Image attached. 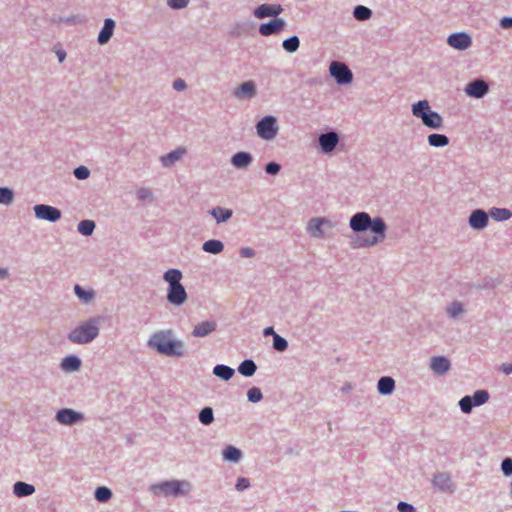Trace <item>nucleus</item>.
<instances>
[{
    "mask_svg": "<svg viewBox=\"0 0 512 512\" xmlns=\"http://www.w3.org/2000/svg\"><path fill=\"white\" fill-rule=\"evenodd\" d=\"M350 227L356 232H361L367 228H371L374 235L370 238L357 240L358 247L373 246L385 238V223L381 218L371 220L370 216L365 212L355 214L350 220Z\"/></svg>",
    "mask_w": 512,
    "mask_h": 512,
    "instance_id": "nucleus-1",
    "label": "nucleus"
},
{
    "mask_svg": "<svg viewBox=\"0 0 512 512\" xmlns=\"http://www.w3.org/2000/svg\"><path fill=\"white\" fill-rule=\"evenodd\" d=\"M151 348L166 356L180 357L184 354V343L172 338V332L159 331L154 333L148 341Z\"/></svg>",
    "mask_w": 512,
    "mask_h": 512,
    "instance_id": "nucleus-2",
    "label": "nucleus"
},
{
    "mask_svg": "<svg viewBox=\"0 0 512 512\" xmlns=\"http://www.w3.org/2000/svg\"><path fill=\"white\" fill-rule=\"evenodd\" d=\"M412 112L414 116L421 118L424 125L429 128L437 129L442 126V117L437 112L430 110L429 103L426 100L414 104Z\"/></svg>",
    "mask_w": 512,
    "mask_h": 512,
    "instance_id": "nucleus-3",
    "label": "nucleus"
},
{
    "mask_svg": "<svg viewBox=\"0 0 512 512\" xmlns=\"http://www.w3.org/2000/svg\"><path fill=\"white\" fill-rule=\"evenodd\" d=\"M99 329L92 321L87 322L75 328L70 334L69 339L78 344L88 343L97 337Z\"/></svg>",
    "mask_w": 512,
    "mask_h": 512,
    "instance_id": "nucleus-4",
    "label": "nucleus"
},
{
    "mask_svg": "<svg viewBox=\"0 0 512 512\" xmlns=\"http://www.w3.org/2000/svg\"><path fill=\"white\" fill-rule=\"evenodd\" d=\"M153 489L155 493L159 490V492L166 496H178L187 494L190 491V484L187 481L172 480L160 483L154 486Z\"/></svg>",
    "mask_w": 512,
    "mask_h": 512,
    "instance_id": "nucleus-5",
    "label": "nucleus"
},
{
    "mask_svg": "<svg viewBox=\"0 0 512 512\" xmlns=\"http://www.w3.org/2000/svg\"><path fill=\"white\" fill-rule=\"evenodd\" d=\"M257 134L265 140H272L278 132L276 119L273 116H265L256 125Z\"/></svg>",
    "mask_w": 512,
    "mask_h": 512,
    "instance_id": "nucleus-6",
    "label": "nucleus"
},
{
    "mask_svg": "<svg viewBox=\"0 0 512 512\" xmlns=\"http://www.w3.org/2000/svg\"><path fill=\"white\" fill-rule=\"evenodd\" d=\"M329 70L339 84H348L352 81V72L343 63L334 61L330 64Z\"/></svg>",
    "mask_w": 512,
    "mask_h": 512,
    "instance_id": "nucleus-7",
    "label": "nucleus"
},
{
    "mask_svg": "<svg viewBox=\"0 0 512 512\" xmlns=\"http://www.w3.org/2000/svg\"><path fill=\"white\" fill-rule=\"evenodd\" d=\"M34 212L37 218L44 219L50 222H56L61 218V211L49 205H36L34 207Z\"/></svg>",
    "mask_w": 512,
    "mask_h": 512,
    "instance_id": "nucleus-8",
    "label": "nucleus"
},
{
    "mask_svg": "<svg viewBox=\"0 0 512 512\" xmlns=\"http://www.w3.org/2000/svg\"><path fill=\"white\" fill-rule=\"evenodd\" d=\"M283 11L281 5L278 4H262L254 11L256 18L276 17Z\"/></svg>",
    "mask_w": 512,
    "mask_h": 512,
    "instance_id": "nucleus-9",
    "label": "nucleus"
},
{
    "mask_svg": "<svg viewBox=\"0 0 512 512\" xmlns=\"http://www.w3.org/2000/svg\"><path fill=\"white\" fill-rule=\"evenodd\" d=\"M167 299L171 304L181 305L187 299V294L184 287L181 284L169 286Z\"/></svg>",
    "mask_w": 512,
    "mask_h": 512,
    "instance_id": "nucleus-10",
    "label": "nucleus"
},
{
    "mask_svg": "<svg viewBox=\"0 0 512 512\" xmlns=\"http://www.w3.org/2000/svg\"><path fill=\"white\" fill-rule=\"evenodd\" d=\"M285 27V21L281 18H275L268 23H263L259 27V32L263 36H269L281 32Z\"/></svg>",
    "mask_w": 512,
    "mask_h": 512,
    "instance_id": "nucleus-11",
    "label": "nucleus"
},
{
    "mask_svg": "<svg viewBox=\"0 0 512 512\" xmlns=\"http://www.w3.org/2000/svg\"><path fill=\"white\" fill-rule=\"evenodd\" d=\"M465 92L468 96L481 98L488 92V85L483 80H475L466 86Z\"/></svg>",
    "mask_w": 512,
    "mask_h": 512,
    "instance_id": "nucleus-12",
    "label": "nucleus"
},
{
    "mask_svg": "<svg viewBox=\"0 0 512 512\" xmlns=\"http://www.w3.org/2000/svg\"><path fill=\"white\" fill-rule=\"evenodd\" d=\"M82 418L83 416L80 413L67 408L59 410L56 415L57 421L65 425H72Z\"/></svg>",
    "mask_w": 512,
    "mask_h": 512,
    "instance_id": "nucleus-13",
    "label": "nucleus"
},
{
    "mask_svg": "<svg viewBox=\"0 0 512 512\" xmlns=\"http://www.w3.org/2000/svg\"><path fill=\"white\" fill-rule=\"evenodd\" d=\"M448 44L453 48L464 50L471 45V39L465 33H456L448 37Z\"/></svg>",
    "mask_w": 512,
    "mask_h": 512,
    "instance_id": "nucleus-14",
    "label": "nucleus"
},
{
    "mask_svg": "<svg viewBox=\"0 0 512 512\" xmlns=\"http://www.w3.org/2000/svg\"><path fill=\"white\" fill-rule=\"evenodd\" d=\"M339 137L335 132H329L322 134L319 137V143L324 152L329 153L333 151L338 144Z\"/></svg>",
    "mask_w": 512,
    "mask_h": 512,
    "instance_id": "nucleus-15",
    "label": "nucleus"
},
{
    "mask_svg": "<svg viewBox=\"0 0 512 512\" xmlns=\"http://www.w3.org/2000/svg\"><path fill=\"white\" fill-rule=\"evenodd\" d=\"M488 216L483 210H475L469 217V224L474 229H483L487 226Z\"/></svg>",
    "mask_w": 512,
    "mask_h": 512,
    "instance_id": "nucleus-16",
    "label": "nucleus"
},
{
    "mask_svg": "<svg viewBox=\"0 0 512 512\" xmlns=\"http://www.w3.org/2000/svg\"><path fill=\"white\" fill-rule=\"evenodd\" d=\"M216 327L217 325L214 321H203L194 327L192 335L195 337H205L215 331Z\"/></svg>",
    "mask_w": 512,
    "mask_h": 512,
    "instance_id": "nucleus-17",
    "label": "nucleus"
},
{
    "mask_svg": "<svg viewBox=\"0 0 512 512\" xmlns=\"http://www.w3.org/2000/svg\"><path fill=\"white\" fill-rule=\"evenodd\" d=\"M433 484L441 491H452L453 482L451 477L446 473H438L434 476Z\"/></svg>",
    "mask_w": 512,
    "mask_h": 512,
    "instance_id": "nucleus-18",
    "label": "nucleus"
},
{
    "mask_svg": "<svg viewBox=\"0 0 512 512\" xmlns=\"http://www.w3.org/2000/svg\"><path fill=\"white\" fill-rule=\"evenodd\" d=\"M431 369L436 374H444L450 369V362L445 357H433L431 360Z\"/></svg>",
    "mask_w": 512,
    "mask_h": 512,
    "instance_id": "nucleus-19",
    "label": "nucleus"
},
{
    "mask_svg": "<svg viewBox=\"0 0 512 512\" xmlns=\"http://www.w3.org/2000/svg\"><path fill=\"white\" fill-rule=\"evenodd\" d=\"M114 27L115 22L112 19L105 20L104 26L98 35V42L100 44H105L110 40L113 34Z\"/></svg>",
    "mask_w": 512,
    "mask_h": 512,
    "instance_id": "nucleus-20",
    "label": "nucleus"
},
{
    "mask_svg": "<svg viewBox=\"0 0 512 512\" xmlns=\"http://www.w3.org/2000/svg\"><path fill=\"white\" fill-rule=\"evenodd\" d=\"M251 162L252 156L247 152H238L231 159V163L237 168H245Z\"/></svg>",
    "mask_w": 512,
    "mask_h": 512,
    "instance_id": "nucleus-21",
    "label": "nucleus"
},
{
    "mask_svg": "<svg viewBox=\"0 0 512 512\" xmlns=\"http://www.w3.org/2000/svg\"><path fill=\"white\" fill-rule=\"evenodd\" d=\"M255 85L252 81H247L242 83L235 91V96L238 98L242 97H252L255 95Z\"/></svg>",
    "mask_w": 512,
    "mask_h": 512,
    "instance_id": "nucleus-22",
    "label": "nucleus"
},
{
    "mask_svg": "<svg viewBox=\"0 0 512 512\" xmlns=\"http://www.w3.org/2000/svg\"><path fill=\"white\" fill-rule=\"evenodd\" d=\"M34 491H35V488L31 484L21 482V481L16 482L14 484V493L18 497L29 496V495L33 494Z\"/></svg>",
    "mask_w": 512,
    "mask_h": 512,
    "instance_id": "nucleus-23",
    "label": "nucleus"
},
{
    "mask_svg": "<svg viewBox=\"0 0 512 512\" xmlns=\"http://www.w3.org/2000/svg\"><path fill=\"white\" fill-rule=\"evenodd\" d=\"M186 150L185 148H178L165 156L161 157V162L164 166H169L179 160L184 154Z\"/></svg>",
    "mask_w": 512,
    "mask_h": 512,
    "instance_id": "nucleus-24",
    "label": "nucleus"
},
{
    "mask_svg": "<svg viewBox=\"0 0 512 512\" xmlns=\"http://www.w3.org/2000/svg\"><path fill=\"white\" fill-rule=\"evenodd\" d=\"M378 391L383 394L387 395L392 393L395 387V382L391 377H382L378 381Z\"/></svg>",
    "mask_w": 512,
    "mask_h": 512,
    "instance_id": "nucleus-25",
    "label": "nucleus"
},
{
    "mask_svg": "<svg viewBox=\"0 0 512 512\" xmlns=\"http://www.w3.org/2000/svg\"><path fill=\"white\" fill-rule=\"evenodd\" d=\"M224 245L219 240H208L203 244V250L207 253L218 254L222 252Z\"/></svg>",
    "mask_w": 512,
    "mask_h": 512,
    "instance_id": "nucleus-26",
    "label": "nucleus"
},
{
    "mask_svg": "<svg viewBox=\"0 0 512 512\" xmlns=\"http://www.w3.org/2000/svg\"><path fill=\"white\" fill-rule=\"evenodd\" d=\"M213 373L222 378L223 380H229L234 375V370L226 365H216L213 369Z\"/></svg>",
    "mask_w": 512,
    "mask_h": 512,
    "instance_id": "nucleus-27",
    "label": "nucleus"
},
{
    "mask_svg": "<svg viewBox=\"0 0 512 512\" xmlns=\"http://www.w3.org/2000/svg\"><path fill=\"white\" fill-rule=\"evenodd\" d=\"M182 278V274L177 269H170L165 272L164 280L169 283V286H174L181 284L180 280Z\"/></svg>",
    "mask_w": 512,
    "mask_h": 512,
    "instance_id": "nucleus-28",
    "label": "nucleus"
},
{
    "mask_svg": "<svg viewBox=\"0 0 512 512\" xmlns=\"http://www.w3.org/2000/svg\"><path fill=\"white\" fill-rule=\"evenodd\" d=\"M256 364L252 360H244L238 367V371L243 376H252L256 372Z\"/></svg>",
    "mask_w": 512,
    "mask_h": 512,
    "instance_id": "nucleus-29",
    "label": "nucleus"
},
{
    "mask_svg": "<svg viewBox=\"0 0 512 512\" xmlns=\"http://www.w3.org/2000/svg\"><path fill=\"white\" fill-rule=\"evenodd\" d=\"M80 365L81 362L76 356H68L62 361V368L67 371H76Z\"/></svg>",
    "mask_w": 512,
    "mask_h": 512,
    "instance_id": "nucleus-30",
    "label": "nucleus"
},
{
    "mask_svg": "<svg viewBox=\"0 0 512 512\" xmlns=\"http://www.w3.org/2000/svg\"><path fill=\"white\" fill-rule=\"evenodd\" d=\"M490 216L497 221H505L512 216V213L508 209L492 208L490 210Z\"/></svg>",
    "mask_w": 512,
    "mask_h": 512,
    "instance_id": "nucleus-31",
    "label": "nucleus"
},
{
    "mask_svg": "<svg viewBox=\"0 0 512 512\" xmlns=\"http://www.w3.org/2000/svg\"><path fill=\"white\" fill-rule=\"evenodd\" d=\"M428 143L434 147H443L449 143V140L445 135L431 134L428 136Z\"/></svg>",
    "mask_w": 512,
    "mask_h": 512,
    "instance_id": "nucleus-32",
    "label": "nucleus"
},
{
    "mask_svg": "<svg viewBox=\"0 0 512 512\" xmlns=\"http://www.w3.org/2000/svg\"><path fill=\"white\" fill-rule=\"evenodd\" d=\"M211 214L216 219V221L219 223V222L227 221L231 217L232 211L229 209H223V208L217 207L211 211Z\"/></svg>",
    "mask_w": 512,
    "mask_h": 512,
    "instance_id": "nucleus-33",
    "label": "nucleus"
},
{
    "mask_svg": "<svg viewBox=\"0 0 512 512\" xmlns=\"http://www.w3.org/2000/svg\"><path fill=\"white\" fill-rule=\"evenodd\" d=\"M322 224H323L322 219L313 218L309 221L307 229L312 235L319 237L322 235V231H321Z\"/></svg>",
    "mask_w": 512,
    "mask_h": 512,
    "instance_id": "nucleus-34",
    "label": "nucleus"
},
{
    "mask_svg": "<svg viewBox=\"0 0 512 512\" xmlns=\"http://www.w3.org/2000/svg\"><path fill=\"white\" fill-rule=\"evenodd\" d=\"M74 291L78 298L84 303L90 302L94 297V292L92 290L86 291L80 285H76Z\"/></svg>",
    "mask_w": 512,
    "mask_h": 512,
    "instance_id": "nucleus-35",
    "label": "nucleus"
},
{
    "mask_svg": "<svg viewBox=\"0 0 512 512\" xmlns=\"http://www.w3.org/2000/svg\"><path fill=\"white\" fill-rule=\"evenodd\" d=\"M282 45H283V48L287 52L293 53V52L297 51V49L299 48L300 41L297 36H292V37L284 40Z\"/></svg>",
    "mask_w": 512,
    "mask_h": 512,
    "instance_id": "nucleus-36",
    "label": "nucleus"
},
{
    "mask_svg": "<svg viewBox=\"0 0 512 512\" xmlns=\"http://www.w3.org/2000/svg\"><path fill=\"white\" fill-rule=\"evenodd\" d=\"M223 456L226 460L237 462L241 457V452L234 446H228L223 451Z\"/></svg>",
    "mask_w": 512,
    "mask_h": 512,
    "instance_id": "nucleus-37",
    "label": "nucleus"
},
{
    "mask_svg": "<svg viewBox=\"0 0 512 512\" xmlns=\"http://www.w3.org/2000/svg\"><path fill=\"white\" fill-rule=\"evenodd\" d=\"M94 228L95 223L92 220H83L78 224V231L85 236L91 235Z\"/></svg>",
    "mask_w": 512,
    "mask_h": 512,
    "instance_id": "nucleus-38",
    "label": "nucleus"
},
{
    "mask_svg": "<svg viewBox=\"0 0 512 512\" xmlns=\"http://www.w3.org/2000/svg\"><path fill=\"white\" fill-rule=\"evenodd\" d=\"M371 14H372L371 10L362 5L357 6L354 9V13H353L354 17L360 21L369 19L371 17Z\"/></svg>",
    "mask_w": 512,
    "mask_h": 512,
    "instance_id": "nucleus-39",
    "label": "nucleus"
},
{
    "mask_svg": "<svg viewBox=\"0 0 512 512\" xmlns=\"http://www.w3.org/2000/svg\"><path fill=\"white\" fill-rule=\"evenodd\" d=\"M199 420L204 425L211 424L214 420L213 410L210 407L203 408L199 414Z\"/></svg>",
    "mask_w": 512,
    "mask_h": 512,
    "instance_id": "nucleus-40",
    "label": "nucleus"
},
{
    "mask_svg": "<svg viewBox=\"0 0 512 512\" xmlns=\"http://www.w3.org/2000/svg\"><path fill=\"white\" fill-rule=\"evenodd\" d=\"M471 398L475 406H480L488 401L489 394L485 390H478L474 393L473 397Z\"/></svg>",
    "mask_w": 512,
    "mask_h": 512,
    "instance_id": "nucleus-41",
    "label": "nucleus"
},
{
    "mask_svg": "<svg viewBox=\"0 0 512 512\" xmlns=\"http://www.w3.org/2000/svg\"><path fill=\"white\" fill-rule=\"evenodd\" d=\"M111 496L112 493L107 487H98L95 491V498L99 502H106L111 498Z\"/></svg>",
    "mask_w": 512,
    "mask_h": 512,
    "instance_id": "nucleus-42",
    "label": "nucleus"
},
{
    "mask_svg": "<svg viewBox=\"0 0 512 512\" xmlns=\"http://www.w3.org/2000/svg\"><path fill=\"white\" fill-rule=\"evenodd\" d=\"M273 347L277 351H285L287 349V347H288V343H287V341L284 338H282L278 334H274V337H273Z\"/></svg>",
    "mask_w": 512,
    "mask_h": 512,
    "instance_id": "nucleus-43",
    "label": "nucleus"
},
{
    "mask_svg": "<svg viewBox=\"0 0 512 512\" xmlns=\"http://www.w3.org/2000/svg\"><path fill=\"white\" fill-rule=\"evenodd\" d=\"M460 408L464 413H470L473 406L472 398L470 396L463 397L459 402Z\"/></svg>",
    "mask_w": 512,
    "mask_h": 512,
    "instance_id": "nucleus-44",
    "label": "nucleus"
},
{
    "mask_svg": "<svg viewBox=\"0 0 512 512\" xmlns=\"http://www.w3.org/2000/svg\"><path fill=\"white\" fill-rule=\"evenodd\" d=\"M247 397L248 400L251 402H259L262 399L263 395L259 388L252 387L251 389L248 390Z\"/></svg>",
    "mask_w": 512,
    "mask_h": 512,
    "instance_id": "nucleus-45",
    "label": "nucleus"
},
{
    "mask_svg": "<svg viewBox=\"0 0 512 512\" xmlns=\"http://www.w3.org/2000/svg\"><path fill=\"white\" fill-rule=\"evenodd\" d=\"M13 200V193L8 188H0V203L9 204Z\"/></svg>",
    "mask_w": 512,
    "mask_h": 512,
    "instance_id": "nucleus-46",
    "label": "nucleus"
},
{
    "mask_svg": "<svg viewBox=\"0 0 512 512\" xmlns=\"http://www.w3.org/2000/svg\"><path fill=\"white\" fill-rule=\"evenodd\" d=\"M447 312L448 314L455 318L457 316H459L460 314H462L463 312V307H462V304L460 302H453L447 309Z\"/></svg>",
    "mask_w": 512,
    "mask_h": 512,
    "instance_id": "nucleus-47",
    "label": "nucleus"
},
{
    "mask_svg": "<svg viewBox=\"0 0 512 512\" xmlns=\"http://www.w3.org/2000/svg\"><path fill=\"white\" fill-rule=\"evenodd\" d=\"M89 169L85 166H80L74 170V175L80 180H84L89 177Z\"/></svg>",
    "mask_w": 512,
    "mask_h": 512,
    "instance_id": "nucleus-48",
    "label": "nucleus"
},
{
    "mask_svg": "<svg viewBox=\"0 0 512 512\" xmlns=\"http://www.w3.org/2000/svg\"><path fill=\"white\" fill-rule=\"evenodd\" d=\"M167 3L173 9H181L188 5L189 0H168Z\"/></svg>",
    "mask_w": 512,
    "mask_h": 512,
    "instance_id": "nucleus-49",
    "label": "nucleus"
},
{
    "mask_svg": "<svg viewBox=\"0 0 512 512\" xmlns=\"http://www.w3.org/2000/svg\"><path fill=\"white\" fill-rule=\"evenodd\" d=\"M502 471L504 475L509 476L512 474V459L506 458L502 462Z\"/></svg>",
    "mask_w": 512,
    "mask_h": 512,
    "instance_id": "nucleus-50",
    "label": "nucleus"
},
{
    "mask_svg": "<svg viewBox=\"0 0 512 512\" xmlns=\"http://www.w3.org/2000/svg\"><path fill=\"white\" fill-rule=\"evenodd\" d=\"M265 170L268 174L276 175L280 171V165L275 162H271L266 165Z\"/></svg>",
    "mask_w": 512,
    "mask_h": 512,
    "instance_id": "nucleus-51",
    "label": "nucleus"
},
{
    "mask_svg": "<svg viewBox=\"0 0 512 512\" xmlns=\"http://www.w3.org/2000/svg\"><path fill=\"white\" fill-rule=\"evenodd\" d=\"M397 508L400 512H415L414 507L406 502H399Z\"/></svg>",
    "mask_w": 512,
    "mask_h": 512,
    "instance_id": "nucleus-52",
    "label": "nucleus"
},
{
    "mask_svg": "<svg viewBox=\"0 0 512 512\" xmlns=\"http://www.w3.org/2000/svg\"><path fill=\"white\" fill-rule=\"evenodd\" d=\"M249 484L250 483L247 478L241 477V478H238V480H237L236 488H237V490L242 491V490L246 489L249 486Z\"/></svg>",
    "mask_w": 512,
    "mask_h": 512,
    "instance_id": "nucleus-53",
    "label": "nucleus"
},
{
    "mask_svg": "<svg viewBox=\"0 0 512 512\" xmlns=\"http://www.w3.org/2000/svg\"><path fill=\"white\" fill-rule=\"evenodd\" d=\"M139 199L145 200L152 197V192L149 189L141 188L137 192Z\"/></svg>",
    "mask_w": 512,
    "mask_h": 512,
    "instance_id": "nucleus-54",
    "label": "nucleus"
},
{
    "mask_svg": "<svg viewBox=\"0 0 512 512\" xmlns=\"http://www.w3.org/2000/svg\"><path fill=\"white\" fill-rule=\"evenodd\" d=\"M173 87L177 91H182L186 88V83L182 79H177L173 82Z\"/></svg>",
    "mask_w": 512,
    "mask_h": 512,
    "instance_id": "nucleus-55",
    "label": "nucleus"
},
{
    "mask_svg": "<svg viewBox=\"0 0 512 512\" xmlns=\"http://www.w3.org/2000/svg\"><path fill=\"white\" fill-rule=\"evenodd\" d=\"M240 255H241V257H244V258L253 257L254 256V250L249 248V247L242 248L240 250Z\"/></svg>",
    "mask_w": 512,
    "mask_h": 512,
    "instance_id": "nucleus-56",
    "label": "nucleus"
},
{
    "mask_svg": "<svg viewBox=\"0 0 512 512\" xmlns=\"http://www.w3.org/2000/svg\"><path fill=\"white\" fill-rule=\"evenodd\" d=\"M501 371L505 373L506 375H509L512 373V364L511 363H504L501 366Z\"/></svg>",
    "mask_w": 512,
    "mask_h": 512,
    "instance_id": "nucleus-57",
    "label": "nucleus"
},
{
    "mask_svg": "<svg viewBox=\"0 0 512 512\" xmlns=\"http://www.w3.org/2000/svg\"><path fill=\"white\" fill-rule=\"evenodd\" d=\"M501 26L503 28H510L512 27V18L505 17L501 20Z\"/></svg>",
    "mask_w": 512,
    "mask_h": 512,
    "instance_id": "nucleus-58",
    "label": "nucleus"
},
{
    "mask_svg": "<svg viewBox=\"0 0 512 512\" xmlns=\"http://www.w3.org/2000/svg\"><path fill=\"white\" fill-rule=\"evenodd\" d=\"M274 334H276V333L274 332V329L272 327H267V328L264 329V335L265 336H268V335H273L274 336Z\"/></svg>",
    "mask_w": 512,
    "mask_h": 512,
    "instance_id": "nucleus-59",
    "label": "nucleus"
},
{
    "mask_svg": "<svg viewBox=\"0 0 512 512\" xmlns=\"http://www.w3.org/2000/svg\"><path fill=\"white\" fill-rule=\"evenodd\" d=\"M58 57H59L60 62H62L64 60V58H65V53L64 52H59L58 53Z\"/></svg>",
    "mask_w": 512,
    "mask_h": 512,
    "instance_id": "nucleus-60",
    "label": "nucleus"
},
{
    "mask_svg": "<svg viewBox=\"0 0 512 512\" xmlns=\"http://www.w3.org/2000/svg\"><path fill=\"white\" fill-rule=\"evenodd\" d=\"M7 274V272L3 269H0V276L3 277Z\"/></svg>",
    "mask_w": 512,
    "mask_h": 512,
    "instance_id": "nucleus-61",
    "label": "nucleus"
}]
</instances>
